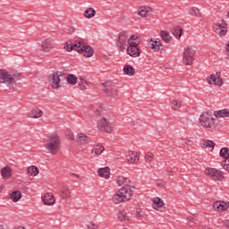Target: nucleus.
Listing matches in <instances>:
<instances>
[{
    "mask_svg": "<svg viewBox=\"0 0 229 229\" xmlns=\"http://www.w3.org/2000/svg\"><path fill=\"white\" fill-rule=\"evenodd\" d=\"M62 140L57 134H52L44 143L43 148H45L47 153L50 155H56L60 151V146Z\"/></svg>",
    "mask_w": 229,
    "mask_h": 229,
    "instance_id": "f257e3e1",
    "label": "nucleus"
},
{
    "mask_svg": "<svg viewBox=\"0 0 229 229\" xmlns=\"http://www.w3.org/2000/svg\"><path fill=\"white\" fill-rule=\"evenodd\" d=\"M105 89L104 92L109 97V98H117L119 95V91L117 90V86L112 82H106L103 83Z\"/></svg>",
    "mask_w": 229,
    "mask_h": 229,
    "instance_id": "6e6552de",
    "label": "nucleus"
},
{
    "mask_svg": "<svg viewBox=\"0 0 229 229\" xmlns=\"http://www.w3.org/2000/svg\"><path fill=\"white\" fill-rule=\"evenodd\" d=\"M215 146H216V143L209 140H204L202 144V148L209 149V151H212Z\"/></svg>",
    "mask_w": 229,
    "mask_h": 229,
    "instance_id": "c85d7f7f",
    "label": "nucleus"
},
{
    "mask_svg": "<svg viewBox=\"0 0 229 229\" xmlns=\"http://www.w3.org/2000/svg\"><path fill=\"white\" fill-rule=\"evenodd\" d=\"M98 173L101 178H106V180H108V178L110 177V168L108 167L100 168L98 169Z\"/></svg>",
    "mask_w": 229,
    "mask_h": 229,
    "instance_id": "a878e982",
    "label": "nucleus"
},
{
    "mask_svg": "<svg viewBox=\"0 0 229 229\" xmlns=\"http://www.w3.org/2000/svg\"><path fill=\"white\" fill-rule=\"evenodd\" d=\"M104 151H105V147L101 145H95L92 149V154L96 155V157H99V155H101V153H103Z\"/></svg>",
    "mask_w": 229,
    "mask_h": 229,
    "instance_id": "c756f323",
    "label": "nucleus"
},
{
    "mask_svg": "<svg viewBox=\"0 0 229 229\" xmlns=\"http://www.w3.org/2000/svg\"><path fill=\"white\" fill-rule=\"evenodd\" d=\"M95 15L96 10H94V8L92 7H89L84 12V17H86V19H92V17H94Z\"/></svg>",
    "mask_w": 229,
    "mask_h": 229,
    "instance_id": "e433bc0d",
    "label": "nucleus"
},
{
    "mask_svg": "<svg viewBox=\"0 0 229 229\" xmlns=\"http://www.w3.org/2000/svg\"><path fill=\"white\" fill-rule=\"evenodd\" d=\"M1 191H3V188L0 187V192H1Z\"/></svg>",
    "mask_w": 229,
    "mask_h": 229,
    "instance_id": "052dcab7",
    "label": "nucleus"
},
{
    "mask_svg": "<svg viewBox=\"0 0 229 229\" xmlns=\"http://www.w3.org/2000/svg\"><path fill=\"white\" fill-rule=\"evenodd\" d=\"M138 37L137 35H132L130 37L129 40H131V42H133V40H137Z\"/></svg>",
    "mask_w": 229,
    "mask_h": 229,
    "instance_id": "603ef678",
    "label": "nucleus"
},
{
    "mask_svg": "<svg viewBox=\"0 0 229 229\" xmlns=\"http://www.w3.org/2000/svg\"><path fill=\"white\" fill-rule=\"evenodd\" d=\"M173 35L175 38H180V37H182V29L180 27L174 28Z\"/></svg>",
    "mask_w": 229,
    "mask_h": 229,
    "instance_id": "a19ab883",
    "label": "nucleus"
},
{
    "mask_svg": "<svg viewBox=\"0 0 229 229\" xmlns=\"http://www.w3.org/2000/svg\"><path fill=\"white\" fill-rule=\"evenodd\" d=\"M182 106V101L180 100H173L172 102V108L173 110H178Z\"/></svg>",
    "mask_w": 229,
    "mask_h": 229,
    "instance_id": "c03bdc74",
    "label": "nucleus"
},
{
    "mask_svg": "<svg viewBox=\"0 0 229 229\" xmlns=\"http://www.w3.org/2000/svg\"><path fill=\"white\" fill-rule=\"evenodd\" d=\"M48 81L52 89H58L64 85V81H65V74H62L61 72L52 73L48 77Z\"/></svg>",
    "mask_w": 229,
    "mask_h": 229,
    "instance_id": "7ed1b4c3",
    "label": "nucleus"
},
{
    "mask_svg": "<svg viewBox=\"0 0 229 229\" xmlns=\"http://www.w3.org/2000/svg\"><path fill=\"white\" fill-rule=\"evenodd\" d=\"M81 47V41H79V42H77V43H75V44H72V42H71V41H67V42L65 43L64 49H65L66 51H68V52H71V51H72L73 49L78 52V49H79V47Z\"/></svg>",
    "mask_w": 229,
    "mask_h": 229,
    "instance_id": "412c9836",
    "label": "nucleus"
},
{
    "mask_svg": "<svg viewBox=\"0 0 229 229\" xmlns=\"http://www.w3.org/2000/svg\"><path fill=\"white\" fill-rule=\"evenodd\" d=\"M223 167L225 171H229V165L224 164Z\"/></svg>",
    "mask_w": 229,
    "mask_h": 229,
    "instance_id": "864d4df0",
    "label": "nucleus"
},
{
    "mask_svg": "<svg viewBox=\"0 0 229 229\" xmlns=\"http://www.w3.org/2000/svg\"><path fill=\"white\" fill-rule=\"evenodd\" d=\"M189 13H190V15H194L195 17H199V9H198L197 7H191L189 10Z\"/></svg>",
    "mask_w": 229,
    "mask_h": 229,
    "instance_id": "79ce46f5",
    "label": "nucleus"
},
{
    "mask_svg": "<svg viewBox=\"0 0 229 229\" xmlns=\"http://www.w3.org/2000/svg\"><path fill=\"white\" fill-rule=\"evenodd\" d=\"M223 226H225V228H229V220H224L222 222Z\"/></svg>",
    "mask_w": 229,
    "mask_h": 229,
    "instance_id": "3c124183",
    "label": "nucleus"
},
{
    "mask_svg": "<svg viewBox=\"0 0 229 229\" xmlns=\"http://www.w3.org/2000/svg\"><path fill=\"white\" fill-rule=\"evenodd\" d=\"M77 83H78L81 90H87L89 84L87 83V81L85 79L81 78L79 81H77Z\"/></svg>",
    "mask_w": 229,
    "mask_h": 229,
    "instance_id": "4c0bfd02",
    "label": "nucleus"
},
{
    "mask_svg": "<svg viewBox=\"0 0 229 229\" xmlns=\"http://www.w3.org/2000/svg\"><path fill=\"white\" fill-rule=\"evenodd\" d=\"M66 135L68 139H70V140H74V134L72 133V131H68Z\"/></svg>",
    "mask_w": 229,
    "mask_h": 229,
    "instance_id": "09e8293b",
    "label": "nucleus"
},
{
    "mask_svg": "<svg viewBox=\"0 0 229 229\" xmlns=\"http://www.w3.org/2000/svg\"><path fill=\"white\" fill-rule=\"evenodd\" d=\"M55 202H56V199H55V196L53 195V193H46L44 195V197H43L44 205L51 207Z\"/></svg>",
    "mask_w": 229,
    "mask_h": 229,
    "instance_id": "6ab92c4d",
    "label": "nucleus"
},
{
    "mask_svg": "<svg viewBox=\"0 0 229 229\" xmlns=\"http://www.w3.org/2000/svg\"><path fill=\"white\" fill-rule=\"evenodd\" d=\"M215 117H229V109H222L214 112Z\"/></svg>",
    "mask_w": 229,
    "mask_h": 229,
    "instance_id": "cd10ccee",
    "label": "nucleus"
},
{
    "mask_svg": "<svg viewBox=\"0 0 229 229\" xmlns=\"http://www.w3.org/2000/svg\"><path fill=\"white\" fill-rule=\"evenodd\" d=\"M225 57L227 60H229V45L226 44L225 46Z\"/></svg>",
    "mask_w": 229,
    "mask_h": 229,
    "instance_id": "8fccbe9b",
    "label": "nucleus"
},
{
    "mask_svg": "<svg viewBox=\"0 0 229 229\" xmlns=\"http://www.w3.org/2000/svg\"><path fill=\"white\" fill-rule=\"evenodd\" d=\"M148 46L153 51H162V49H164V45L162 44L160 39H149Z\"/></svg>",
    "mask_w": 229,
    "mask_h": 229,
    "instance_id": "2eb2a0df",
    "label": "nucleus"
},
{
    "mask_svg": "<svg viewBox=\"0 0 229 229\" xmlns=\"http://www.w3.org/2000/svg\"><path fill=\"white\" fill-rule=\"evenodd\" d=\"M40 46L44 53H49L55 49V42L51 39H44Z\"/></svg>",
    "mask_w": 229,
    "mask_h": 229,
    "instance_id": "4468645a",
    "label": "nucleus"
},
{
    "mask_svg": "<svg viewBox=\"0 0 229 229\" xmlns=\"http://www.w3.org/2000/svg\"><path fill=\"white\" fill-rule=\"evenodd\" d=\"M0 229H4V228L3 227V225H0Z\"/></svg>",
    "mask_w": 229,
    "mask_h": 229,
    "instance_id": "13d9d810",
    "label": "nucleus"
},
{
    "mask_svg": "<svg viewBox=\"0 0 229 229\" xmlns=\"http://www.w3.org/2000/svg\"><path fill=\"white\" fill-rule=\"evenodd\" d=\"M98 128L101 131H106V133H112V131H114V126H112L106 118H102L98 121Z\"/></svg>",
    "mask_w": 229,
    "mask_h": 229,
    "instance_id": "1a4fd4ad",
    "label": "nucleus"
},
{
    "mask_svg": "<svg viewBox=\"0 0 229 229\" xmlns=\"http://www.w3.org/2000/svg\"><path fill=\"white\" fill-rule=\"evenodd\" d=\"M227 17H229V11H228V13H227Z\"/></svg>",
    "mask_w": 229,
    "mask_h": 229,
    "instance_id": "bf43d9fd",
    "label": "nucleus"
},
{
    "mask_svg": "<svg viewBox=\"0 0 229 229\" xmlns=\"http://www.w3.org/2000/svg\"><path fill=\"white\" fill-rule=\"evenodd\" d=\"M13 174V170L10 166H4L1 169V174L3 178L8 180V178H12V174Z\"/></svg>",
    "mask_w": 229,
    "mask_h": 229,
    "instance_id": "5701e85b",
    "label": "nucleus"
},
{
    "mask_svg": "<svg viewBox=\"0 0 229 229\" xmlns=\"http://www.w3.org/2000/svg\"><path fill=\"white\" fill-rule=\"evenodd\" d=\"M145 160L147 162H153V153L148 152L145 155Z\"/></svg>",
    "mask_w": 229,
    "mask_h": 229,
    "instance_id": "a18cd8bd",
    "label": "nucleus"
},
{
    "mask_svg": "<svg viewBox=\"0 0 229 229\" xmlns=\"http://www.w3.org/2000/svg\"><path fill=\"white\" fill-rule=\"evenodd\" d=\"M127 54L129 55V56H132V58H137V56H140V51H139V48L137 47V42L129 41Z\"/></svg>",
    "mask_w": 229,
    "mask_h": 229,
    "instance_id": "9b49d317",
    "label": "nucleus"
},
{
    "mask_svg": "<svg viewBox=\"0 0 229 229\" xmlns=\"http://www.w3.org/2000/svg\"><path fill=\"white\" fill-rule=\"evenodd\" d=\"M77 53H80L81 55H83V56H86L87 58H90L94 55V50L85 45V43L81 42V47L78 48Z\"/></svg>",
    "mask_w": 229,
    "mask_h": 229,
    "instance_id": "f8f14e48",
    "label": "nucleus"
},
{
    "mask_svg": "<svg viewBox=\"0 0 229 229\" xmlns=\"http://www.w3.org/2000/svg\"><path fill=\"white\" fill-rule=\"evenodd\" d=\"M21 79V73L15 71L0 70V83L13 85Z\"/></svg>",
    "mask_w": 229,
    "mask_h": 229,
    "instance_id": "f03ea898",
    "label": "nucleus"
},
{
    "mask_svg": "<svg viewBox=\"0 0 229 229\" xmlns=\"http://www.w3.org/2000/svg\"><path fill=\"white\" fill-rule=\"evenodd\" d=\"M152 12H153V10L151 9V7L141 6L138 10V14L140 15V17L146 18V17H149V15H151Z\"/></svg>",
    "mask_w": 229,
    "mask_h": 229,
    "instance_id": "a211bd4d",
    "label": "nucleus"
},
{
    "mask_svg": "<svg viewBox=\"0 0 229 229\" xmlns=\"http://www.w3.org/2000/svg\"><path fill=\"white\" fill-rule=\"evenodd\" d=\"M65 80H67V82L70 85H76L78 83V77L74 74H68L67 77H65Z\"/></svg>",
    "mask_w": 229,
    "mask_h": 229,
    "instance_id": "f704fd0d",
    "label": "nucleus"
},
{
    "mask_svg": "<svg viewBox=\"0 0 229 229\" xmlns=\"http://www.w3.org/2000/svg\"><path fill=\"white\" fill-rule=\"evenodd\" d=\"M116 183H118L120 187H128V185H130V179L123 176H118L116 178Z\"/></svg>",
    "mask_w": 229,
    "mask_h": 229,
    "instance_id": "b1692460",
    "label": "nucleus"
},
{
    "mask_svg": "<svg viewBox=\"0 0 229 229\" xmlns=\"http://www.w3.org/2000/svg\"><path fill=\"white\" fill-rule=\"evenodd\" d=\"M199 123L203 128L214 129L217 125L216 124V119L212 118L208 113H203L199 117Z\"/></svg>",
    "mask_w": 229,
    "mask_h": 229,
    "instance_id": "20e7f679",
    "label": "nucleus"
},
{
    "mask_svg": "<svg viewBox=\"0 0 229 229\" xmlns=\"http://www.w3.org/2000/svg\"><path fill=\"white\" fill-rule=\"evenodd\" d=\"M89 140V137L83 133H79L77 137V141L80 142L81 144H85Z\"/></svg>",
    "mask_w": 229,
    "mask_h": 229,
    "instance_id": "58836bf2",
    "label": "nucleus"
},
{
    "mask_svg": "<svg viewBox=\"0 0 229 229\" xmlns=\"http://www.w3.org/2000/svg\"><path fill=\"white\" fill-rule=\"evenodd\" d=\"M213 30L215 33L219 35V37H225L228 33V29L226 28V23L222 21V23H216L213 26Z\"/></svg>",
    "mask_w": 229,
    "mask_h": 229,
    "instance_id": "ddd939ff",
    "label": "nucleus"
},
{
    "mask_svg": "<svg viewBox=\"0 0 229 229\" xmlns=\"http://www.w3.org/2000/svg\"><path fill=\"white\" fill-rule=\"evenodd\" d=\"M126 160H128L130 164L139 162V156L137 155V152H129V155L126 156Z\"/></svg>",
    "mask_w": 229,
    "mask_h": 229,
    "instance_id": "393cba45",
    "label": "nucleus"
},
{
    "mask_svg": "<svg viewBox=\"0 0 229 229\" xmlns=\"http://www.w3.org/2000/svg\"><path fill=\"white\" fill-rule=\"evenodd\" d=\"M27 173H28L29 176H37V174H38V167H37L35 165H30L27 169Z\"/></svg>",
    "mask_w": 229,
    "mask_h": 229,
    "instance_id": "c9c22d12",
    "label": "nucleus"
},
{
    "mask_svg": "<svg viewBox=\"0 0 229 229\" xmlns=\"http://www.w3.org/2000/svg\"><path fill=\"white\" fill-rule=\"evenodd\" d=\"M194 56H196V51L191 47H186L183 50L182 64L184 65H192L194 62Z\"/></svg>",
    "mask_w": 229,
    "mask_h": 229,
    "instance_id": "39448f33",
    "label": "nucleus"
},
{
    "mask_svg": "<svg viewBox=\"0 0 229 229\" xmlns=\"http://www.w3.org/2000/svg\"><path fill=\"white\" fill-rule=\"evenodd\" d=\"M213 208L217 212H225V210H228L229 203L225 201H216L213 204Z\"/></svg>",
    "mask_w": 229,
    "mask_h": 229,
    "instance_id": "dca6fc26",
    "label": "nucleus"
},
{
    "mask_svg": "<svg viewBox=\"0 0 229 229\" xmlns=\"http://www.w3.org/2000/svg\"><path fill=\"white\" fill-rule=\"evenodd\" d=\"M136 216L137 217H142L144 216V212H142V210L140 209H136Z\"/></svg>",
    "mask_w": 229,
    "mask_h": 229,
    "instance_id": "de8ad7c7",
    "label": "nucleus"
},
{
    "mask_svg": "<svg viewBox=\"0 0 229 229\" xmlns=\"http://www.w3.org/2000/svg\"><path fill=\"white\" fill-rule=\"evenodd\" d=\"M21 198H22V194L19 191H15L10 195V199H12L13 203H17Z\"/></svg>",
    "mask_w": 229,
    "mask_h": 229,
    "instance_id": "7c9ffc66",
    "label": "nucleus"
},
{
    "mask_svg": "<svg viewBox=\"0 0 229 229\" xmlns=\"http://www.w3.org/2000/svg\"><path fill=\"white\" fill-rule=\"evenodd\" d=\"M99 225H98V224H94V223H89L87 225V229H98Z\"/></svg>",
    "mask_w": 229,
    "mask_h": 229,
    "instance_id": "49530a36",
    "label": "nucleus"
},
{
    "mask_svg": "<svg viewBox=\"0 0 229 229\" xmlns=\"http://www.w3.org/2000/svg\"><path fill=\"white\" fill-rule=\"evenodd\" d=\"M152 203L154 205V208L156 209L162 208L164 207V201H162V199L160 198H154L152 199Z\"/></svg>",
    "mask_w": 229,
    "mask_h": 229,
    "instance_id": "72a5a7b5",
    "label": "nucleus"
},
{
    "mask_svg": "<svg viewBox=\"0 0 229 229\" xmlns=\"http://www.w3.org/2000/svg\"><path fill=\"white\" fill-rule=\"evenodd\" d=\"M71 176H75V178H79V175L74 174H71Z\"/></svg>",
    "mask_w": 229,
    "mask_h": 229,
    "instance_id": "6e6d98bb",
    "label": "nucleus"
},
{
    "mask_svg": "<svg viewBox=\"0 0 229 229\" xmlns=\"http://www.w3.org/2000/svg\"><path fill=\"white\" fill-rule=\"evenodd\" d=\"M59 193L63 199H69L71 198V190L67 185H63L59 190Z\"/></svg>",
    "mask_w": 229,
    "mask_h": 229,
    "instance_id": "aec40b11",
    "label": "nucleus"
},
{
    "mask_svg": "<svg viewBox=\"0 0 229 229\" xmlns=\"http://www.w3.org/2000/svg\"><path fill=\"white\" fill-rule=\"evenodd\" d=\"M160 37L165 44H169V42H171V34H169V32L165 30H162L160 32Z\"/></svg>",
    "mask_w": 229,
    "mask_h": 229,
    "instance_id": "2f4dec72",
    "label": "nucleus"
},
{
    "mask_svg": "<svg viewBox=\"0 0 229 229\" xmlns=\"http://www.w3.org/2000/svg\"><path fill=\"white\" fill-rule=\"evenodd\" d=\"M123 72L126 76H133L135 74V68L130 64L123 67Z\"/></svg>",
    "mask_w": 229,
    "mask_h": 229,
    "instance_id": "bb28decb",
    "label": "nucleus"
},
{
    "mask_svg": "<svg viewBox=\"0 0 229 229\" xmlns=\"http://www.w3.org/2000/svg\"><path fill=\"white\" fill-rule=\"evenodd\" d=\"M166 173H168V175L171 176V173H173V170L171 168H168L166 170Z\"/></svg>",
    "mask_w": 229,
    "mask_h": 229,
    "instance_id": "5fc2aeb1",
    "label": "nucleus"
},
{
    "mask_svg": "<svg viewBox=\"0 0 229 229\" xmlns=\"http://www.w3.org/2000/svg\"><path fill=\"white\" fill-rule=\"evenodd\" d=\"M187 221L189 226H194V225L196 224V215L190 216Z\"/></svg>",
    "mask_w": 229,
    "mask_h": 229,
    "instance_id": "37998d69",
    "label": "nucleus"
},
{
    "mask_svg": "<svg viewBox=\"0 0 229 229\" xmlns=\"http://www.w3.org/2000/svg\"><path fill=\"white\" fill-rule=\"evenodd\" d=\"M207 81L209 85H216L221 87L223 85V79H221V72H217L216 74H211L207 78Z\"/></svg>",
    "mask_w": 229,
    "mask_h": 229,
    "instance_id": "9d476101",
    "label": "nucleus"
},
{
    "mask_svg": "<svg viewBox=\"0 0 229 229\" xmlns=\"http://www.w3.org/2000/svg\"><path fill=\"white\" fill-rule=\"evenodd\" d=\"M205 174H207V176H208L215 182H221V180H223V172L216 168H206Z\"/></svg>",
    "mask_w": 229,
    "mask_h": 229,
    "instance_id": "0eeeda50",
    "label": "nucleus"
},
{
    "mask_svg": "<svg viewBox=\"0 0 229 229\" xmlns=\"http://www.w3.org/2000/svg\"><path fill=\"white\" fill-rule=\"evenodd\" d=\"M96 114H97V115H99L100 111H99V110H97V111H96Z\"/></svg>",
    "mask_w": 229,
    "mask_h": 229,
    "instance_id": "4d7b16f0",
    "label": "nucleus"
},
{
    "mask_svg": "<svg viewBox=\"0 0 229 229\" xmlns=\"http://www.w3.org/2000/svg\"><path fill=\"white\" fill-rule=\"evenodd\" d=\"M113 201L117 205L119 203H122V201H126V200H124V198L123 197V195L120 193L118 190L117 192L113 197Z\"/></svg>",
    "mask_w": 229,
    "mask_h": 229,
    "instance_id": "473e14b6",
    "label": "nucleus"
},
{
    "mask_svg": "<svg viewBox=\"0 0 229 229\" xmlns=\"http://www.w3.org/2000/svg\"><path fill=\"white\" fill-rule=\"evenodd\" d=\"M28 115L30 119H40V117L44 115V112L38 108H33L30 111Z\"/></svg>",
    "mask_w": 229,
    "mask_h": 229,
    "instance_id": "4be33fe9",
    "label": "nucleus"
},
{
    "mask_svg": "<svg viewBox=\"0 0 229 229\" xmlns=\"http://www.w3.org/2000/svg\"><path fill=\"white\" fill-rule=\"evenodd\" d=\"M131 40L129 39L128 34L126 32H121L118 35V39L116 41V47L123 51V49H126V47L130 45Z\"/></svg>",
    "mask_w": 229,
    "mask_h": 229,
    "instance_id": "423d86ee",
    "label": "nucleus"
},
{
    "mask_svg": "<svg viewBox=\"0 0 229 229\" xmlns=\"http://www.w3.org/2000/svg\"><path fill=\"white\" fill-rule=\"evenodd\" d=\"M127 217H128V216L126 215V211L120 210L118 212V219H119V221H122V222L123 221H126Z\"/></svg>",
    "mask_w": 229,
    "mask_h": 229,
    "instance_id": "ea45409f",
    "label": "nucleus"
},
{
    "mask_svg": "<svg viewBox=\"0 0 229 229\" xmlns=\"http://www.w3.org/2000/svg\"><path fill=\"white\" fill-rule=\"evenodd\" d=\"M118 191H120V194H122V197L125 201H130L132 194L131 189H130L128 186H123L118 190Z\"/></svg>",
    "mask_w": 229,
    "mask_h": 229,
    "instance_id": "f3484780",
    "label": "nucleus"
}]
</instances>
